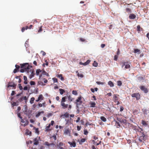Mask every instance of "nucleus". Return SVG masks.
<instances>
[{"label": "nucleus", "instance_id": "a211bd4d", "mask_svg": "<svg viewBox=\"0 0 149 149\" xmlns=\"http://www.w3.org/2000/svg\"><path fill=\"white\" fill-rule=\"evenodd\" d=\"M134 53H140V50L138 49H134Z\"/></svg>", "mask_w": 149, "mask_h": 149}, {"label": "nucleus", "instance_id": "4c0bfd02", "mask_svg": "<svg viewBox=\"0 0 149 149\" xmlns=\"http://www.w3.org/2000/svg\"><path fill=\"white\" fill-rule=\"evenodd\" d=\"M42 26H41L39 27V29L38 31V33H40L42 31Z\"/></svg>", "mask_w": 149, "mask_h": 149}, {"label": "nucleus", "instance_id": "49530a36", "mask_svg": "<svg viewBox=\"0 0 149 149\" xmlns=\"http://www.w3.org/2000/svg\"><path fill=\"white\" fill-rule=\"evenodd\" d=\"M30 83L31 85H34L36 84L35 82L33 81H31Z\"/></svg>", "mask_w": 149, "mask_h": 149}, {"label": "nucleus", "instance_id": "c756f323", "mask_svg": "<svg viewBox=\"0 0 149 149\" xmlns=\"http://www.w3.org/2000/svg\"><path fill=\"white\" fill-rule=\"evenodd\" d=\"M108 85L111 87L113 86L114 85L113 82L111 81H109L108 83Z\"/></svg>", "mask_w": 149, "mask_h": 149}, {"label": "nucleus", "instance_id": "ddd939ff", "mask_svg": "<svg viewBox=\"0 0 149 149\" xmlns=\"http://www.w3.org/2000/svg\"><path fill=\"white\" fill-rule=\"evenodd\" d=\"M30 70L31 71V70ZM31 71V73L30 76V79H31L32 77H33L35 75V73L34 72V70H32V71Z\"/></svg>", "mask_w": 149, "mask_h": 149}, {"label": "nucleus", "instance_id": "0eeeda50", "mask_svg": "<svg viewBox=\"0 0 149 149\" xmlns=\"http://www.w3.org/2000/svg\"><path fill=\"white\" fill-rule=\"evenodd\" d=\"M81 97L80 96L78 97L77 99L76 100L77 105H80L82 103V101L81 100Z\"/></svg>", "mask_w": 149, "mask_h": 149}, {"label": "nucleus", "instance_id": "4468645a", "mask_svg": "<svg viewBox=\"0 0 149 149\" xmlns=\"http://www.w3.org/2000/svg\"><path fill=\"white\" fill-rule=\"evenodd\" d=\"M70 131L69 130V129H66L64 132V133L65 134H70Z\"/></svg>", "mask_w": 149, "mask_h": 149}, {"label": "nucleus", "instance_id": "bf43d9fd", "mask_svg": "<svg viewBox=\"0 0 149 149\" xmlns=\"http://www.w3.org/2000/svg\"><path fill=\"white\" fill-rule=\"evenodd\" d=\"M77 130L78 131L80 130L81 129V126H77Z\"/></svg>", "mask_w": 149, "mask_h": 149}, {"label": "nucleus", "instance_id": "393cba45", "mask_svg": "<svg viewBox=\"0 0 149 149\" xmlns=\"http://www.w3.org/2000/svg\"><path fill=\"white\" fill-rule=\"evenodd\" d=\"M142 111L143 112V114L145 115H147V112L148 111V110H147L146 109H143Z\"/></svg>", "mask_w": 149, "mask_h": 149}, {"label": "nucleus", "instance_id": "c9c22d12", "mask_svg": "<svg viewBox=\"0 0 149 149\" xmlns=\"http://www.w3.org/2000/svg\"><path fill=\"white\" fill-rule=\"evenodd\" d=\"M35 100V98L34 97H32L31 98L30 101V103L31 104H32L33 103V101Z\"/></svg>", "mask_w": 149, "mask_h": 149}, {"label": "nucleus", "instance_id": "412c9836", "mask_svg": "<svg viewBox=\"0 0 149 149\" xmlns=\"http://www.w3.org/2000/svg\"><path fill=\"white\" fill-rule=\"evenodd\" d=\"M44 113V111H41V112H39L36 115V118H38L39 116H40L41 113Z\"/></svg>", "mask_w": 149, "mask_h": 149}, {"label": "nucleus", "instance_id": "7ed1b4c3", "mask_svg": "<svg viewBox=\"0 0 149 149\" xmlns=\"http://www.w3.org/2000/svg\"><path fill=\"white\" fill-rule=\"evenodd\" d=\"M139 132L142 134V136H140L139 139V140L140 142H142L143 140H144V137L145 136V135L144 134L143 132V129H141V130Z\"/></svg>", "mask_w": 149, "mask_h": 149}, {"label": "nucleus", "instance_id": "dca6fc26", "mask_svg": "<svg viewBox=\"0 0 149 149\" xmlns=\"http://www.w3.org/2000/svg\"><path fill=\"white\" fill-rule=\"evenodd\" d=\"M76 73H77V76L79 77H80L81 78H82L84 77V75L81 73L79 74V73L78 71H76Z\"/></svg>", "mask_w": 149, "mask_h": 149}, {"label": "nucleus", "instance_id": "680f3d73", "mask_svg": "<svg viewBox=\"0 0 149 149\" xmlns=\"http://www.w3.org/2000/svg\"><path fill=\"white\" fill-rule=\"evenodd\" d=\"M96 83L98 84H103L104 83L100 82L97 81Z\"/></svg>", "mask_w": 149, "mask_h": 149}, {"label": "nucleus", "instance_id": "13d9d810", "mask_svg": "<svg viewBox=\"0 0 149 149\" xmlns=\"http://www.w3.org/2000/svg\"><path fill=\"white\" fill-rule=\"evenodd\" d=\"M19 71V70L15 68L14 70L13 71V72L14 73H15L17 72H18Z\"/></svg>", "mask_w": 149, "mask_h": 149}, {"label": "nucleus", "instance_id": "338daca9", "mask_svg": "<svg viewBox=\"0 0 149 149\" xmlns=\"http://www.w3.org/2000/svg\"><path fill=\"white\" fill-rule=\"evenodd\" d=\"M42 81H44V82L45 83H46L47 82V79H42Z\"/></svg>", "mask_w": 149, "mask_h": 149}, {"label": "nucleus", "instance_id": "774afa93", "mask_svg": "<svg viewBox=\"0 0 149 149\" xmlns=\"http://www.w3.org/2000/svg\"><path fill=\"white\" fill-rule=\"evenodd\" d=\"M80 40L82 42H84L85 41V40L84 38H80Z\"/></svg>", "mask_w": 149, "mask_h": 149}, {"label": "nucleus", "instance_id": "2f4dec72", "mask_svg": "<svg viewBox=\"0 0 149 149\" xmlns=\"http://www.w3.org/2000/svg\"><path fill=\"white\" fill-rule=\"evenodd\" d=\"M63 145V142H60L58 144H57V146L58 147H62Z\"/></svg>", "mask_w": 149, "mask_h": 149}, {"label": "nucleus", "instance_id": "aec40b11", "mask_svg": "<svg viewBox=\"0 0 149 149\" xmlns=\"http://www.w3.org/2000/svg\"><path fill=\"white\" fill-rule=\"evenodd\" d=\"M66 98L67 97L66 96L63 97L62 99L61 103H64V102L66 101Z\"/></svg>", "mask_w": 149, "mask_h": 149}, {"label": "nucleus", "instance_id": "052dcab7", "mask_svg": "<svg viewBox=\"0 0 149 149\" xmlns=\"http://www.w3.org/2000/svg\"><path fill=\"white\" fill-rule=\"evenodd\" d=\"M50 124H49L48 126L46 127V130H48L50 128Z\"/></svg>", "mask_w": 149, "mask_h": 149}, {"label": "nucleus", "instance_id": "473e14b6", "mask_svg": "<svg viewBox=\"0 0 149 149\" xmlns=\"http://www.w3.org/2000/svg\"><path fill=\"white\" fill-rule=\"evenodd\" d=\"M38 84L41 86H44L45 84L41 81H38Z\"/></svg>", "mask_w": 149, "mask_h": 149}, {"label": "nucleus", "instance_id": "c85d7f7f", "mask_svg": "<svg viewBox=\"0 0 149 149\" xmlns=\"http://www.w3.org/2000/svg\"><path fill=\"white\" fill-rule=\"evenodd\" d=\"M100 119L103 121L105 122L106 121L107 119L104 116H102L100 117Z\"/></svg>", "mask_w": 149, "mask_h": 149}, {"label": "nucleus", "instance_id": "de8ad7c7", "mask_svg": "<svg viewBox=\"0 0 149 149\" xmlns=\"http://www.w3.org/2000/svg\"><path fill=\"white\" fill-rule=\"evenodd\" d=\"M52 79L54 83L57 82H58L57 79L56 78H53Z\"/></svg>", "mask_w": 149, "mask_h": 149}, {"label": "nucleus", "instance_id": "79ce46f5", "mask_svg": "<svg viewBox=\"0 0 149 149\" xmlns=\"http://www.w3.org/2000/svg\"><path fill=\"white\" fill-rule=\"evenodd\" d=\"M67 97L68 98V100L70 101V102H71L72 101L73 99L72 98L70 97V95H68L67 96Z\"/></svg>", "mask_w": 149, "mask_h": 149}, {"label": "nucleus", "instance_id": "c03bdc74", "mask_svg": "<svg viewBox=\"0 0 149 149\" xmlns=\"http://www.w3.org/2000/svg\"><path fill=\"white\" fill-rule=\"evenodd\" d=\"M42 74H43L47 76H49L48 74L45 71H44L42 72Z\"/></svg>", "mask_w": 149, "mask_h": 149}, {"label": "nucleus", "instance_id": "7c9ffc66", "mask_svg": "<svg viewBox=\"0 0 149 149\" xmlns=\"http://www.w3.org/2000/svg\"><path fill=\"white\" fill-rule=\"evenodd\" d=\"M26 133L27 134V135H31V132L29 130L26 129Z\"/></svg>", "mask_w": 149, "mask_h": 149}, {"label": "nucleus", "instance_id": "e2e57ef3", "mask_svg": "<svg viewBox=\"0 0 149 149\" xmlns=\"http://www.w3.org/2000/svg\"><path fill=\"white\" fill-rule=\"evenodd\" d=\"M25 71V70L24 68H21L20 70L21 72H24Z\"/></svg>", "mask_w": 149, "mask_h": 149}, {"label": "nucleus", "instance_id": "e433bc0d", "mask_svg": "<svg viewBox=\"0 0 149 149\" xmlns=\"http://www.w3.org/2000/svg\"><path fill=\"white\" fill-rule=\"evenodd\" d=\"M69 114L68 113L66 112L63 115V116L65 118H68L69 116Z\"/></svg>", "mask_w": 149, "mask_h": 149}, {"label": "nucleus", "instance_id": "f03ea898", "mask_svg": "<svg viewBox=\"0 0 149 149\" xmlns=\"http://www.w3.org/2000/svg\"><path fill=\"white\" fill-rule=\"evenodd\" d=\"M130 64H131V63L130 61L124 62L123 63L122 67H123L125 66V68L127 69L130 67Z\"/></svg>", "mask_w": 149, "mask_h": 149}, {"label": "nucleus", "instance_id": "72a5a7b5", "mask_svg": "<svg viewBox=\"0 0 149 149\" xmlns=\"http://www.w3.org/2000/svg\"><path fill=\"white\" fill-rule=\"evenodd\" d=\"M137 31L139 32L140 31H141L140 29H142V28H141V27L139 25H138L137 26Z\"/></svg>", "mask_w": 149, "mask_h": 149}, {"label": "nucleus", "instance_id": "8fccbe9b", "mask_svg": "<svg viewBox=\"0 0 149 149\" xmlns=\"http://www.w3.org/2000/svg\"><path fill=\"white\" fill-rule=\"evenodd\" d=\"M88 134V132L87 130H84V134L85 135H87Z\"/></svg>", "mask_w": 149, "mask_h": 149}, {"label": "nucleus", "instance_id": "4be33fe9", "mask_svg": "<svg viewBox=\"0 0 149 149\" xmlns=\"http://www.w3.org/2000/svg\"><path fill=\"white\" fill-rule=\"evenodd\" d=\"M57 77L60 78L62 80H64V78L62 77V74H58L57 75Z\"/></svg>", "mask_w": 149, "mask_h": 149}, {"label": "nucleus", "instance_id": "9b49d317", "mask_svg": "<svg viewBox=\"0 0 149 149\" xmlns=\"http://www.w3.org/2000/svg\"><path fill=\"white\" fill-rule=\"evenodd\" d=\"M61 105L62 107V108L63 109H65L67 108L68 106V104H65V103H61Z\"/></svg>", "mask_w": 149, "mask_h": 149}, {"label": "nucleus", "instance_id": "423d86ee", "mask_svg": "<svg viewBox=\"0 0 149 149\" xmlns=\"http://www.w3.org/2000/svg\"><path fill=\"white\" fill-rule=\"evenodd\" d=\"M140 88L141 90L143 91L145 93H147L148 92V89L147 88H146L145 86H141L140 87Z\"/></svg>", "mask_w": 149, "mask_h": 149}, {"label": "nucleus", "instance_id": "37998d69", "mask_svg": "<svg viewBox=\"0 0 149 149\" xmlns=\"http://www.w3.org/2000/svg\"><path fill=\"white\" fill-rule=\"evenodd\" d=\"M45 144L48 146H49L50 145H53V143H49L47 142H45Z\"/></svg>", "mask_w": 149, "mask_h": 149}, {"label": "nucleus", "instance_id": "58836bf2", "mask_svg": "<svg viewBox=\"0 0 149 149\" xmlns=\"http://www.w3.org/2000/svg\"><path fill=\"white\" fill-rule=\"evenodd\" d=\"M43 96L42 95H40L38 98L39 99V100H43Z\"/></svg>", "mask_w": 149, "mask_h": 149}, {"label": "nucleus", "instance_id": "bb28decb", "mask_svg": "<svg viewBox=\"0 0 149 149\" xmlns=\"http://www.w3.org/2000/svg\"><path fill=\"white\" fill-rule=\"evenodd\" d=\"M86 140L85 138H82L81 139L80 141L79 142V144H81L83 143Z\"/></svg>", "mask_w": 149, "mask_h": 149}, {"label": "nucleus", "instance_id": "6ab92c4d", "mask_svg": "<svg viewBox=\"0 0 149 149\" xmlns=\"http://www.w3.org/2000/svg\"><path fill=\"white\" fill-rule=\"evenodd\" d=\"M90 104L91 105L90 106L91 107H94L95 106L96 104L94 102H90Z\"/></svg>", "mask_w": 149, "mask_h": 149}, {"label": "nucleus", "instance_id": "20e7f679", "mask_svg": "<svg viewBox=\"0 0 149 149\" xmlns=\"http://www.w3.org/2000/svg\"><path fill=\"white\" fill-rule=\"evenodd\" d=\"M139 132L142 134V136H140L139 139V140L140 142H142L143 140H144V137L145 136V135L144 134L143 132V129H141V130Z\"/></svg>", "mask_w": 149, "mask_h": 149}, {"label": "nucleus", "instance_id": "9d476101", "mask_svg": "<svg viewBox=\"0 0 149 149\" xmlns=\"http://www.w3.org/2000/svg\"><path fill=\"white\" fill-rule=\"evenodd\" d=\"M129 18L130 19H134L136 17V15L134 14H131L129 16Z\"/></svg>", "mask_w": 149, "mask_h": 149}, {"label": "nucleus", "instance_id": "a878e982", "mask_svg": "<svg viewBox=\"0 0 149 149\" xmlns=\"http://www.w3.org/2000/svg\"><path fill=\"white\" fill-rule=\"evenodd\" d=\"M42 71V70H41L40 69H37L36 70V75H38L39 74V73L40 72H41Z\"/></svg>", "mask_w": 149, "mask_h": 149}, {"label": "nucleus", "instance_id": "4d7b16f0", "mask_svg": "<svg viewBox=\"0 0 149 149\" xmlns=\"http://www.w3.org/2000/svg\"><path fill=\"white\" fill-rule=\"evenodd\" d=\"M41 52V53H42V55L43 56H45L46 54L45 52L43 51H42Z\"/></svg>", "mask_w": 149, "mask_h": 149}, {"label": "nucleus", "instance_id": "603ef678", "mask_svg": "<svg viewBox=\"0 0 149 149\" xmlns=\"http://www.w3.org/2000/svg\"><path fill=\"white\" fill-rule=\"evenodd\" d=\"M15 67L16 68V69H17L19 70V68H20V66L19 65H15Z\"/></svg>", "mask_w": 149, "mask_h": 149}, {"label": "nucleus", "instance_id": "6e6552de", "mask_svg": "<svg viewBox=\"0 0 149 149\" xmlns=\"http://www.w3.org/2000/svg\"><path fill=\"white\" fill-rule=\"evenodd\" d=\"M118 121H116V123L115 125L117 128H119L120 126V124L121 123V121L120 120H119L118 119Z\"/></svg>", "mask_w": 149, "mask_h": 149}, {"label": "nucleus", "instance_id": "ea45409f", "mask_svg": "<svg viewBox=\"0 0 149 149\" xmlns=\"http://www.w3.org/2000/svg\"><path fill=\"white\" fill-rule=\"evenodd\" d=\"M9 86L13 87V88H15L16 86V85L14 84H10V85H9Z\"/></svg>", "mask_w": 149, "mask_h": 149}, {"label": "nucleus", "instance_id": "864d4df0", "mask_svg": "<svg viewBox=\"0 0 149 149\" xmlns=\"http://www.w3.org/2000/svg\"><path fill=\"white\" fill-rule=\"evenodd\" d=\"M19 88L20 90H22L23 89L22 86L21 85V84H19Z\"/></svg>", "mask_w": 149, "mask_h": 149}, {"label": "nucleus", "instance_id": "a19ab883", "mask_svg": "<svg viewBox=\"0 0 149 149\" xmlns=\"http://www.w3.org/2000/svg\"><path fill=\"white\" fill-rule=\"evenodd\" d=\"M72 93L73 94L75 95H77V93L76 91L73 90Z\"/></svg>", "mask_w": 149, "mask_h": 149}, {"label": "nucleus", "instance_id": "3c124183", "mask_svg": "<svg viewBox=\"0 0 149 149\" xmlns=\"http://www.w3.org/2000/svg\"><path fill=\"white\" fill-rule=\"evenodd\" d=\"M131 9L129 8H127L126 9V11L127 12H131Z\"/></svg>", "mask_w": 149, "mask_h": 149}, {"label": "nucleus", "instance_id": "6e6d98bb", "mask_svg": "<svg viewBox=\"0 0 149 149\" xmlns=\"http://www.w3.org/2000/svg\"><path fill=\"white\" fill-rule=\"evenodd\" d=\"M29 123V122L28 121L26 120V122H25L24 125L25 126L27 125Z\"/></svg>", "mask_w": 149, "mask_h": 149}, {"label": "nucleus", "instance_id": "f8f14e48", "mask_svg": "<svg viewBox=\"0 0 149 149\" xmlns=\"http://www.w3.org/2000/svg\"><path fill=\"white\" fill-rule=\"evenodd\" d=\"M141 123L145 127L147 126L148 125V122L143 120H142Z\"/></svg>", "mask_w": 149, "mask_h": 149}, {"label": "nucleus", "instance_id": "39448f33", "mask_svg": "<svg viewBox=\"0 0 149 149\" xmlns=\"http://www.w3.org/2000/svg\"><path fill=\"white\" fill-rule=\"evenodd\" d=\"M132 97H135L137 100H139L140 98V95L139 93H134L132 94Z\"/></svg>", "mask_w": 149, "mask_h": 149}, {"label": "nucleus", "instance_id": "f257e3e1", "mask_svg": "<svg viewBox=\"0 0 149 149\" xmlns=\"http://www.w3.org/2000/svg\"><path fill=\"white\" fill-rule=\"evenodd\" d=\"M21 68H24L25 70V71H26L27 73H29L30 72V68H32V66H30L29 63H26L23 64H20Z\"/></svg>", "mask_w": 149, "mask_h": 149}, {"label": "nucleus", "instance_id": "1a4fd4ad", "mask_svg": "<svg viewBox=\"0 0 149 149\" xmlns=\"http://www.w3.org/2000/svg\"><path fill=\"white\" fill-rule=\"evenodd\" d=\"M68 143L70 145L71 147H75L76 146V143L75 141H73L72 142L70 141L68 142Z\"/></svg>", "mask_w": 149, "mask_h": 149}, {"label": "nucleus", "instance_id": "69168bd1", "mask_svg": "<svg viewBox=\"0 0 149 149\" xmlns=\"http://www.w3.org/2000/svg\"><path fill=\"white\" fill-rule=\"evenodd\" d=\"M118 86H120L121 85V81H119L118 82Z\"/></svg>", "mask_w": 149, "mask_h": 149}, {"label": "nucleus", "instance_id": "5fc2aeb1", "mask_svg": "<svg viewBox=\"0 0 149 149\" xmlns=\"http://www.w3.org/2000/svg\"><path fill=\"white\" fill-rule=\"evenodd\" d=\"M118 56L117 55H115L114 56V60H115V61H117V59H118Z\"/></svg>", "mask_w": 149, "mask_h": 149}, {"label": "nucleus", "instance_id": "f3484780", "mask_svg": "<svg viewBox=\"0 0 149 149\" xmlns=\"http://www.w3.org/2000/svg\"><path fill=\"white\" fill-rule=\"evenodd\" d=\"M34 145H38L39 143V142L37 138H36L34 139Z\"/></svg>", "mask_w": 149, "mask_h": 149}, {"label": "nucleus", "instance_id": "09e8293b", "mask_svg": "<svg viewBox=\"0 0 149 149\" xmlns=\"http://www.w3.org/2000/svg\"><path fill=\"white\" fill-rule=\"evenodd\" d=\"M12 105H13V107L14 106L18 105V104H17V103L15 102H13L12 104Z\"/></svg>", "mask_w": 149, "mask_h": 149}, {"label": "nucleus", "instance_id": "5701e85b", "mask_svg": "<svg viewBox=\"0 0 149 149\" xmlns=\"http://www.w3.org/2000/svg\"><path fill=\"white\" fill-rule=\"evenodd\" d=\"M141 128H140L139 127H136L134 130H135L136 132H139L141 130Z\"/></svg>", "mask_w": 149, "mask_h": 149}, {"label": "nucleus", "instance_id": "b1692460", "mask_svg": "<svg viewBox=\"0 0 149 149\" xmlns=\"http://www.w3.org/2000/svg\"><path fill=\"white\" fill-rule=\"evenodd\" d=\"M28 28V26H26L25 27H23L22 28L21 31H22L23 32H24L25 30H27Z\"/></svg>", "mask_w": 149, "mask_h": 149}, {"label": "nucleus", "instance_id": "a18cd8bd", "mask_svg": "<svg viewBox=\"0 0 149 149\" xmlns=\"http://www.w3.org/2000/svg\"><path fill=\"white\" fill-rule=\"evenodd\" d=\"M91 62V60H88L85 63V65H88Z\"/></svg>", "mask_w": 149, "mask_h": 149}, {"label": "nucleus", "instance_id": "cd10ccee", "mask_svg": "<svg viewBox=\"0 0 149 149\" xmlns=\"http://www.w3.org/2000/svg\"><path fill=\"white\" fill-rule=\"evenodd\" d=\"M60 93L61 95H62L65 92V91L64 89L60 88L59 89Z\"/></svg>", "mask_w": 149, "mask_h": 149}, {"label": "nucleus", "instance_id": "f704fd0d", "mask_svg": "<svg viewBox=\"0 0 149 149\" xmlns=\"http://www.w3.org/2000/svg\"><path fill=\"white\" fill-rule=\"evenodd\" d=\"M93 66L96 67L98 65L97 63L95 61H94L93 64Z\"/></svg>", "mask_w": 149, "mask_h": 149}, {"label": "nucleus", "instance_id": "2eb2a0df", "mask_svg": "<svg viewBox=\"0 0 149 149\" xmlns=\"http://www.w3.org/2000/svg\"><path fill=\"white\" fill-rule=\"evenodd\" d=\"M24 79V84H26L28 83L27 78L26 76H24L23 77Z\"/></svg>", "mask_w": 149, "mask_h": 149}, {"label": "nucleus", "instance_id": "0e129e2a", "mask_svg": "<svg viewBox=\"0 0 149 149\" xmlns=\"http://www.w3.org/2000/svg\"><path fill=\"white\" fill-rule=\"evenodd\" d=\"M17 116H18L19 118H20L22 119V117L21 116V114H20V113H18L17 114Z\"/></svg>", "mask_w": 149, "mask_h": 149}]
</instances>
